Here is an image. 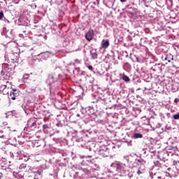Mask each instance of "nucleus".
<instances>
[{
  "label": "nucleus",
  "mask_w": 179,
  "mask_h": 179,
  "mask_svg": "<svg viewBox=\"0 0 179 179\" xmlns=\"http://www.w3.org/2000/svg\"><path fill=\"white\" fill-rule=\"evenodd\" d=\"M3 17V12H0V20Z\"/></svg>",
  "instance_id": "33"
},
{
  "label": "nucleus",
  "mask_w": 179,
  "mask_h": 179,
  "mask_svg": "<svg viewBox=\"0 0 179 179\" xmlns=\"http://www.w3.org/2000/svg\"><path fill=\"white\" fill-rule=\"evenodd\" d=\"M167 156H173V153L169 152V153L167 154Z\"/></svg>",
  "instance_id": "40"
},
{
  "label": "nucleus",
  "mask_w": 179,
  "mask_h": 179,
  "mask_svg": "<svg viewBox=\"0 0 179 179\" xmlns=\"http://www.w3.org/2000/svg\"><path fill=\"white\" fill-rule=\"evenodd\" d=\"M87 157H92V156L89 155V156H87Z\"/></svg>",
  "instance_id": "49"
},
{
  "label": "nucleus",
  "mask_w": 179,
  "mask_h": 179,
  "mask_svg": "<svg viewBox=\"0 0 179 179\" xmlns=\"http://www.w3.org/2000/svg\"><path fill=\"white\" fill-rule=\"evenodd\" d=\"M79 141H83V138H80V140H77L78 142H79Z\"/></svg>",
  "instance_id": "46"
},
{
  "label": "nucleus",
  "mask_w": 179,
  "mask_h": 179,
  "mask_svg": "<svg viewBox=\"0 0 179 179\" xmlns=\"http://www.w3.org/2000/svg\"><path fill=\"white\" fill-rule=\"evenodd\" d=\"M174 103H176V104H178V103H179V96L174 99Z\"/></svg>",
  "instance_id": "30"
},
{
  "label": "nucleus",
  "mask_w": 179,
  "mask_h": 179,
  "mask_svg": "<svg viewBox=\"0 0 179 179\" xmlns=\"http://www.w3.org/2000/svg\"><path fill=\"white\" fill-rule=\"evenodd\" d=\"M30 77V74L29 73H25L23 76V80H27V79H29V78Z\"/></svg>",
  "instance_id": "22"
},
{
  "label": "nucleus",
  "mask_w": 179,
  "mask_h": 179,
  "mask_svg": "<svg viewBox=\"0 0 179 179\" xmlns=\"http://www.w3.org/2000/svg\"><path fill=\"white\" fill-rule=\"evenodd\" d=\"M98 153L100 156H102L103 157H107V151L106 150L99 149V150L98 151Z\"/></svg>",
  "instance_id": "16"
},
{
  "label": "nucleus",
  "mask_w": 179,
  "mask_h": 179,
  "mask_svg": "<svg viewBox=\"0 0 179 179\" xmlns=\"http://www.w3.org/2000/svg\"><path fill=\"white\" fill-rule=\"evenodd\" d=\"M150 71L151 72H155L156 73H162V64H158L154 65L152 67H151Z\"/></svg>",
  "instance_id": "7"
},
{
  "label": "nucleus",
  "mask_w": 179,
  "mask_h": 179,
  "mask_svg": "<svg viewBox=\"0 0 179 179\" xmlns=\"http://www.w3.org/2000/svg\"><path fill=\"white\" fill-rule=\"evenodd\" d=\"M93 37H94V31L93 29L88 31L85 34V38L87 41H92V40H93Z\"/></svg>",
  "instance_id": "8"
},
{
  "label": "nucleus",
  "mask_w": 179,
  "mask_h": 179,
  "mask_svg": "<svg viewBox=\"0 0 179 179\" xmlns=\"http://www.w3.org/2000/svg\"><path fill=\"white\" fill-rule=\"evenodd\" d=\"M127 8L129 10V12H131V13H134V15H139L141 13V11L138 10V8L131 7L128 6Z\"/></svg>",
  "instance_id": "10"
},
{
  "label": "nucleus",
  "mask_w": 179,
  "mask_h": 179,
  "mask_svg": "<svg viewBox=\"0 0 179 179\" xmlns=\"http://www.w3.org/2000/svg\"><path fill=\"white\" fill-rule=\"evenodd\" d=\"M0 138H5V136H4V135H1V136H0Z\"/></svg>",
  "instance_id": "44"
},
{
  "label": "nucleus",
  "mask_w": 179,
  "mask_h": 179,
  "mask_svg": "<svg viewBox=\"0 0 179 179\" xmlns=\"http://www.w3.org/2000/svg\"><path fill=\"white\" fill-rule=\"evenodd\" d=\"M17 90H13V91L10 92V97L11 100H16V97H17Z\"/></svg>",
  "instance_id": "11"
},
{
  "label": "nucleus",
  "mask_w": 179,
  "mask_h": 179,
  "mask_svg": "<svg viewBox=\"0 0 179 179\" xmlns=\"http://www.w3.org/2000/svg\"><path fill=\"white\" fill-rule=\"evenodd\" d=\"M0 134H3V130H0Z\"/></svg>",
  "instance_id": "45"
},
{
  "label": "nucleus",
  "mask_w": 179,
  "mask_h": 179,
  "mask_svg": "<svg viewBox=\"0 0 179 179\" xmlns=\"http://www.w3.org/2000/svg\"><path fill=\"white\" fill-rule=\"evenodd\" d=\"M137 62H139V59L137 58Z\"/></svg>",
  "instance_id": "48"
},
{
  "label": "nucleus",
  "mask_w": 179,
  "mask_h": 179,
  "mask_svg": "<svg viewBox=\"0 0 179 179\" xmlns=\"http://www.w3.org/2000/svg\"><path fill=\"white\" fill-rule=\"evenodd\" d=\"M20 153H21V156H23L24 155V157H30V155H29V154L27 153H24V152H20Z\"/></svg>",
  "instance_id": "24"
},
{
  "label": "nucleus",
  "mask_w": 179,
  "mask_h": 179,
  "mask_svg": "<svg viewBox=\"0 0 179 179\" xmlns=\"http://www.w3.org/2000/svg\"><path fill=\"white\" fill-rule=\"evenodd\" d=\"M167 117H170V113L166 114Z\"/></svg>",
  "instance_id": "47"
},
{
  "label": "nucleus",
  "mask_w": 179,
  "mask_h": 179,
  "mask_svg": "<svg viewBox=\"0 0 179 179\" xmlns=\"http://www.w3.org/2000/svg\"><path fill=\"white\" fill-rule=\"evenodd\" d=\"M173 120H179V113L177 114L173 115Z\"/></svg>",
  "instance_id": "25"
},
{
  "label": "nucleus",
  "mask_w": 179,
  "mask_h": 179,
  "mask_svg": "<svg viewBox=\"0 0 179 179\" xmlns=\"http://www.w3.org/2000/svg\"><path fill=\"white\" fill-rule=\"evenodd\" d=\"M22 107L23 110H24V112L27 113V112H26V107H25V106H23V105L22 106Z\"/></svg>",
  "instance_id": "39"
},
{
  "label": "nucleus",
  "mask_w": 179,
  "mask_h": 179,
  "mask_svg": "<svg viewBox=\"0 0 179 179\" xmlns=\"http://www.w3.org/2000/svg\"><path fill=\"white\" fill-rule=\"evenodd\" d=\"M162 59L164 62H166V63L169 62V64L175 65L174 56H173V55H171V53H167V54L162 55Z\"/></svg>",
  "instance_id": "3"
},
{
  "label": "nucleus",
  "mask_w": 179,
  "mask_h": 179,
  "mask_svg": "<svg viewBox=\"0 0 179 179\" xmlns=\"http://www.w3.org/2000/svg\"><path fill=\"white\" fill-rule=\"evenodd\" d=\"M75 61L77 64H80V61H79L78 59H76Z\"/></svg>",
  "instance_id": "38"
},
{
  "label": "nucleus",
  "mask_w": 179,
  "mask_h": 179,
  "mask_svg": "<svg viewBox=\"0 0 179 179\" xmlns=\"http://www.w3.org/2000/svg\"><path fill=\"white\" fill-rule=\"evenodd\" d=\"M176 164H177V162H176Z\"/></svg>",
  "instance_id": "50"
},
{
  "label": "nucleus",
  "mask_w": 179,
  "mask_h": 179,
  "mask_svg": "<svg viewBox=\"0 0 179 179\" xmlns=\"http://www.w3.org/2000/svg\"><path fill=\"white\" fill-rule=\"evenodd\" d=\"M40 134H41V131H37V132L36 133V136L40 138H41Z\"/></svg>",
  "instance_id": "31"
},
{
  "label": "nucleus",
  "mask_w": 179,
  "mask_h": 179,
  "mask_svg": "<svg viewBox=\"0 0 179 179\" xmlns=\"http://www.w3.org/2000/svg\"><path fill=\"white\" fill-rule=\"evenodd\" d=\"M20 37H21L22 38H24V37H27V34H20Z\"/></svg>",
  "instance_id": "28"
},
{
  "label": "nucleus",
  "mask_w": 179,
  "mask_h": 179,
  "mask_svg": "<svg viewBox=\"0 0 179 179\" xmlns=\"http://www.w3.org/2000/svg\"><path fill=\"white\" fill-rule=\"evenodd\" d=\"M122 79V80H124V82H129V80H131L129 79V77H128L127 75H123Z\"/></svg>",
  "instance_id": "20"
},
{
  "label": "nucleus",
  "mask_w": 179,
  "mask_h": 179,
  "mask_svg": "<svg viewBox=\"0 0 179 179\" xmlns=\"http://www.w3.org/2000/svg\"><path fill=\"white\" fill-rule=\"evenodd\" d=\"M137 174H138V176H141V174H142V172L141 171V170H138V171H137Z\"/></svg>",
  "instance_id": "34"
},
{
  "label": "nucleus",
  "mask_w": 179,
  "mask_h": 179,
  "mask_svg": "<svg viewBox=\"0 0 179 179\" xmlns=\"http://www.w3.org/2000/svg\"><path fill=\"white\" fill-rule=\"evenodd\" d=\"M61 78V74L52 73L50 74L48 78L46 80V83L49 86L50 94L54 93L55 89L58 87L56 82H58V79Z\"/></svg>",
  "instance_id": "2"
},
{
  "label": "nucleus",
  "mask_w": 179,
  "mask_h": 179,
  "mask_svg": "<svg viewBox=\"0 0 179 179\" xmlns=\"http://www.w3.org/2000/svg\"><path fill=\"white\" fill-rule=\"evenodd\" d=\"M36 173L38 174V176H41V171H37Z\"/></svg>",
  "instance_id": "35"
},
{
  "label": "nucleus",
  "mask_w": 179,
  "mask_h": 179,
  "mask_svg": "<svg viewBox=\"0 0 179 179\" xmlns=\"http://www.w3.org/2000/svg\"><path fill=\"white\" fill-rule=\"evenodd\" d=\"M27 126L31 131H36V128H37V120L34 118H31L28 120Z\"/></svg>",
  "instance_id": "4"
},
{
  "label": "nucleus",
  "mask_w": 179,
  "mask_h": 179,
  "mask_svg": "<svg viewBox=\"0 0 179 179\" xmlns=\"http://www.w3.org/2000/svg\"><path fill=\"white\" fill-rule=\"evenodd\" d=\"M174 62L176 64V62H179V55H177L176 57H174Z\"/></svg>",
  "instance_id": "26"
},
{
  "label": "nucleus",
  "mask_w": 179,
  "mask_h": 179,
  "mask_svg": "<svg viewBox=\"0 0 179 179\" xmlns=\"http://www.w3.org/2000/svg\"><path fill=\"white\" fill-rule=\"evenodd\" d=\"M51 55V53H50V52L47 51V52H41L39 55H37L38 58L40 59L41 61H44L45 59H47L50 55Z\"/></svg>",
  "instance_id": "6"
},
{
  "label": "nucleus",
  "mask_w": 179,
  "mask_h": 179,
  "mask_svg": "<svg viewBox=\"0 0 179 179\" xmlns=\"http://www.w3.org/2000/svg\"><path fill=\"white\" fill-rule=\"evenodd\" d=\"M3 177V174L0 172V179H2Z\"/></svg>",
  "instance_id": "36"
},
{
  "label": "nucleus",
  "mask_w": 179,
  "mask_h": 179,
  "mask_svg": "<svg viewBox=\"0 0 179 179\" xmlns=\"http://www.w3.org/2000/svg\"><path fill=\"white\" fill-rule=\"evenodd\" d=\"M120 2H122V3L127 2V0H120Z\"/></svg>",
  "instance_id": "41"
},
{
  "label": "nucleus",
  "mask_w": 179,
  "mask_h": 179,
  "mask_svg": "<svg viewBox=\"0 0 179 179\" xmlns=\"http://www.w3.org/2000/svg\"><path fill=\"white\" fill-rule=\"evenodd\" d=\"M136 161L140 164H145V160H143V159H142V158H140L139 159H136Z\"/></svg>",
  "instance_id": "21"
},
{
  "label": "nucleus",
  "mask_w": 179,
  "mask_h": 179,
  "mask_svg": "<svg viewBox=\"0 0 179 179\" xmlns=\"http://www.w3.org/2000/svg\"><path fill=\"white\" fill-rule=\"evenodd\" d=\"M15 72V69L13 66L9 65L6 63L2 64V71H1L0 80H6V83H8V79L13 75Z\"/></svg>",
  "instance_id": "1"
},
{
  "label": "nucleus",
  "mask_w": 179,
  "mask_h": 179,
  "mask_svg": "<svg viewBox=\"0 0 179 179\" xmlns=\"http://www.w3.org/2000/svg\"><path fill=\"white\" fill-rule=\"evenodd\" d=\"M110 46V41L108 40H103L101 42V48L106 50V48H108Z\"/></svg>",
  "instance_id": "12"
},
{
  "label": "nucleus",
  "mask_w": 179,
  "mask_h": 179,
  "mask_svg": "<svg viewBox=\"0 0 179 179\" xmlns=\"http://www.w3.org/2000/svg\"><path fill=\"white\" fill-rule=\"evenodd\" d=\"M52 152H54V153H59V155H61V156H66V155H65V153H64L63 150H61L59 149H57V148H52Z\"/></svg>",
  "instance_id": "15"
},
{
  "label": "nucleus",
  "mask_w": 179,
  "mask_h": 179,
  "mask_svg": "<svg viewBox=\"0 0 179 179\" xmlns=\"http://www.w3.org/2000/svg\"><path fill=\"white\" fill-rule=\"evenodd\" d=\"M90 71H93V66H90V64H88L85 66Z\"/></svg>",
  "instance_id": "27"
},
{
  "label": "nucleus",
  "mask_w": 179,
  "mask_h": 179,
  "mask_svg": "<svg viewBox=\"0 0 179 179\" xmlns=\"http://www.w3.org/2000/svg\"><path fill=\"white\" fill-rule=\"evenodd\" d=\"M3 21L5 22V23H8V24L10 23V22L9 21V20H8V19H6V18H4V19H3Z\"/></svg>",
  "instance_id": "32"
},
{
  "label": "nucleus",
  "mask_w": 179,
  "mask_h": 179,
  "mask_svg": "<svg viewBox=\"0 0 179 179\" xmlns=\"http://www.w3.org/2000/svg\"><path fill=\"white\" fill-rule=\"evenodd\" d=\"M43 131L44 134H50V132L52 131V128H51V126L50 124H43Z\"/></svg>",
  "instance_id": "9"
},
{
  "label": "nucleus",
  "mask_w": 179,
  "mask_h": 179,
  "mask_svg": "<svg viewBox=\"0 0 179 179\" xmlns=\"http://www.w3.org/2000/svg\"><path fill=\"white\" fill-rule=\"evenodd\" d=\"M142 120L145 121V122H144V124H145L146 125H148V124H149V119L146 118V117H143Z\"/></svg>",
  "instance_id": "23"
},
{
  "label": "nucleus",
  "mask_w": 179,
  "mask_h": 179,
  "mask_svg": "<svg viewBox=\"0 0 179 179\" xmlns=\"http://www.w3.org/2000/svg\"><path fill=\"white\" fill-rule=\"evenodd\" d=\"M33 6H34V8H37V5H36V3H34V4H33Z\"/></svg>",
  "instance_id": "43"
},
{
  "label": "nucleus",
  "mask_w": 179,
  "mask_h": 179,
  "mask_svg": "<svg viewBox=\"0 0 179 179\" xmlns=\"http://www.w3.org/2000/svg\"><path fill=\"white\" fill-rule=\"evenodd\" d=\"M84 64L85 66H87V65H90V62H89V58H87V57H84Z\"/></svg>",
  "instance_id": "19"
},
{
  "label": "nucleus",
  "mask_w": 179,
  "mask_h": 179,
  "mask_svg": "<svg viewBox=\"0 0 179 179\" xmlns=\"http://www.w3.org/2000/svg\"><path fill=\"white\" fill-rule=\"evenodd\" d=\"M8 125V122H3L0 127H6Z\"/></svg>",
  "instance_id": "29"
},
{
  "label": "nucleus",
  "mask_w": 179,
  "mask_h": 179,
  "mask_svg": "<svg viewBox=\"0 0 179 179\" xmlns=\"http://www.w3.org/2000/svg\"><path fill=\"white\" fill-rule=\"evenodd\" d=\"M115 2V0H111V5H114Z\"/></svg>",
  "instance_id": "37"
},
{
  "label": "nucleus",
  "mask_w": 179,
  "mask_h": 179,
  "mask_svg": "<svg viewBox=\"0 0 179 179\" xmlns=\"http://www.w3.org/2000/svg\"><path fill=\"white\" fill-rule=\"evenodd\" d=\"M116 170L117 171H121V170H122V164H121V163L117 162L116 164Z\"/></svg>",
  "instance_id": "18"
},
{
  "label": "nucleus",
  "mask_w": 179,
  "mask_h": 179,
  "mask_svg": "<svg viewBox=\"0 0 179 179\" xmlns=\"http://www.w3.org/2000/svg\"><path fill=\"white\" fill-rule=\"evenodd\" d=\"M178 163H179V161L178 162Z\"/></svg>",
  "instance_id": "51"
},
{
  "label": "nucleus",
  "mask_w": 179,
  "mask_h": 179,
  "mask_svg": "<svg viewBox=\"0 0 179 179\" xmlns=\"http://www.w3.org/2000/svg\"><path fill=\"white\" fill-rule=\"evenodd\" d=\"M1 34L3 36H6V38H10V40H13V29H11L9 31H8V29H6V27H3Z\"/></svg>",
  "instance_id": "5"
},
{
  "label": "nucleus",
  "mask_w": 179,
  "mask_h": 179,
  "mask_svg": "<svg viewBox=\"0 0 179 179\" xmlns=\"http://www.w3.org/2000/svg\"><path fill=\"white\" fill-rule=\"evenodd\" d=\"M6 118H9V115H15L16 114V110H11L6 112Z\"/></svg>",
  "instance_id": "17"
},
{
  "label": "nucleus",
  "mask_w": 179,
  "mask_h": 179,
  "mask_svg": "<svg viewBox=\"0 0 179 179\" xmlns=\"http://www.w3.org/2000/svg\"><path fill=\"white\" fill-rule=\"evenodd\" d=\"M90 54L92 59H97L99 55H97V51L96 50V49L92 50L90 51Z\"/></svg>",
  "instance_id": "13"
},
{
  "label": "nucleus",
  "mask_w": 179,
  "mask_h": 179,
  "mask_svg": "<svg viewBox=\"0 0 179 179\" xmlns=\"http://www.w3.org/2000/svg\"><path fill=\"white\" fill-rule=\"evenodd\" d=\"M53 141H55V142H59V140H55V138H53Z\"/></svg>",
  "instance_id": "42"
},
{
  "label": "nucleus",
  "mask_w": 179,
  "mask_h": 179,
  "mask_svg": "<svg viewBox=\"0 0 179 179\" xmlns=\"http://www.w3.org/2000/svg\"><path fill=\"white\" fill-rule=\"evenodd\" d=\"M131 138L132 139H142V138H143V134L141 133H134Z\"/></svg>",
  "instance_id": "14"
}]
</instances>
